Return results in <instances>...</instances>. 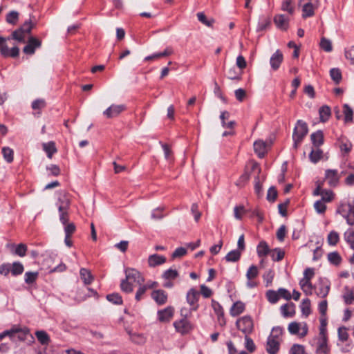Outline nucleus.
Instances as JSON below:
<instances>
[{"label": "nucleus", "mask_w": 354, "mask_h": 354, "mask_svg": "<svg viewBox=\"0 0 354 354\" xmlns=\"http://www.w3.org/2000/svg\"><path fill=\"white\" fill-rule=\"evenodd\" d=\"M59 213V220L64 227L66 235L71 236L75 230L74 223H67L68 220V210L71 205V200L66 192L60 193L56 203Z\"/></svg>", "instance_id": "1"}, {"label": "nucleus", "mask_w": 354, "mask_h": 354, "mask_svg": "<svg viewBox=\"0 0 354 354\" xmlns=\"http://www.w3.org/2000/svg\"><path fill=\"white\" fill-rule=\"evenodd\" d=\"M125 279L120 283L121 290L126 293H131L133 290V283L141 285L145 282V278L141 273L134 268L125 269Z\"/></svg>", "instance_id": "2"}, {"label": "nucleus", "mask_w": 354, "mask_h": 354, "mask_svg": "<svg viewBox=\"0 0 354 354\" xmlns=\"http://www.w3.org/2000/svg\"><path fill=\"white\" fill-rule=\"evenodd\" d=\"M28 334L29 330L28 328H22L17 326H14L10 329L6 330L0 333V341L5 337H8L12 341H15L16 339H18L20 341H24L26 339V336Z\"/></svg>", "instance_id": "3"}, {"label": "nucleus", "mask_w": 354, "mask_h": 354, "mask_svg": "<svg viewBox=\"0 0 354 354\" xmlns=\"http://www.w3.org/2000/svg\"><path fill=\"white\" fill-rule=\"evenodd\" d=\"M282 334V329L280 327L272 328L271 334L268 338L266 350L270 354H276L279 349V337Z\"/></svg>", "instance_id": "4"}, {"label": "nucleus", "mask_w": 354, "mask_h": 354, "mask_svg": "<svg viewBox=\"0 0 354 354\" xmlns=\"http://www.w3.org/2000/svg\"><path fill=\"white\" fill-rule=\"evenodd\" d=\"M308 131L307 124L299 120L294 129L292 139L294 140V147L297 148L298 145L301 142L303 138L307 135Z\"/></svg>", "instance_id": "5"}, {"label": "nucleus", "mask_w": 354, "mask_h": 354, "mask_svg": "<svg viewBox=\"0 0 354 354\" xmlns=\"http://www.w3.org/2000/svg\"><path fill=\"white\" fill-rule=\"evenodd\" d=\"M236 326L245 335H250L254 329L253 319L250 316H243L236 320Z\"/></svg>", "instance_id": "6"}, {"label": "nucleus", "mask_w": 354, "mask_h": 354, "mask_svg": "<svg viewBox=\"0 0 354 354\" xmlns=\"http://www.w3.org/2000/svg\"><path fill=\"white\" fill-rule=\"evenodd\" d=\"M337 212L346 219L348 225H354V205L351 203L342 204L337 208Z\"/></svg>", "instance_id": "7"}, {"label": "nucleus", "mask_w": 354, "mask_h": 354, "mask_svg": "<svg viewBox=\"0 0 354 354\" xmlns=\"http://www.w3.org/2000/svg\"><path fill=\"white\" fill-rule=\"evenodd\" d=\"M180 313L181 315L185 316V317L178 322H175L174 323V326L178 333L181 334H185L192 329V326L186 318L187 316V313H185V310L183 309H181Z\"/></svg>", "instance_id": "8"}, {"label": "nucleus", "mask_w": 354, "mask_h": 354, "mask_svg": "<svg viewBox=\"0 0 354 354\" xmlns=\"http://www.w3.org/2000/svg\"><path fill=\"white\" fill-rule=\"evenodd\" d=\"M126 109L124 104H111L104 112L103 115L106 118H113L118 116Z\"/></svg>", "instance_id": "9"}, {"label": "nucleus", "mask_w": 354, "mask_h": 354, "mask_svg": "<svg viewBox=\"0 0 354 354\" xmlns=\"http://www.w3.org/2000/svg\"><path fill=\"white\" fill-rule=\"evenodd\" d=\"M41 41L33 37L28 39V44L24 46L23 51L27 55H32L35 53V49L41 46Z\"/></svg>", "instance_id": "10"}, {"label": "nucleus", "mask_w": 354, "mask_h": 354, "mask_svg": "<svg viewBox=\"0 0 354 354\" xmlns=\"http://www.w3.org/2000/svg\"><path fill=\"white\" fill-rule=\"evenodd\" d=\"M199 297V292L194 289H190L187 293V301L191 306V310H196L198 305V299Z\"/></svg>", "instance_id": "11"}, {"label": "nucleus", "mask_w": 354, "mask_h": 354, "mask_svg": "<svg viewBox=\"0 0 354 354\" xmlns=\"http://www.w3.org/2000/svg\"><path fill=\"white\" fill-rule=\"evenodd\" d=\"M339 178L338 171L336 169H326L325 171V180L328 181V184L330 187L337 186Z\"/></svg>", "instance_id": "12"}, {"label": "nucleus", "mask_w": 354, "mask_h": 354, "mask_svg": "<svg viewBox=\"0 0 354 354\" xmlns=\"http://www.w3.org/2000/svg\"><path fill=\"white\" fill-rule=\"evenodd\" d=\"M274 23L276 26L281 30H286L288 28L289 18L284 15L279 14L274 17Z\"/></svg>", "instance_id": "13"}, {"label": "nucleus", "mask_w": 354, "mask_h": 354, "mask_svg": "<svg viewBox=\"0 0 354 354\" xmlns=\"http://www.w3.org/2000/svg\"><path fill=\"white\" fill-rule=\"evenodd\" d=\"M283 53L279 50H277L275 53L271 56L270 59V64L272 70H278L283 62Z\"/></svg>", "instance_id": "14"}, {"label": "nucleus", "mask_w": 354, "mask_h": 354, "mask_svg": "<svg viewBox=\"0 0 354 354\" xmlns=\"http://www.w3.org/2000/svg\"><path fill=\"white\" fill-rule=\"evenodd\" d=\"M174 308L169 306L158 312V319L162 322H168L174 315Z\"/></svg>", "instance_id": "15"}, {"label": "nucleus", "mask_w": 354, "mask_h": 354, "mask_svg": "<svg viewBox=\"0 0 354 354\" xmlns=\"http://www.w3.org/2000/svg\"><path fill=\"white\" fill-rule=\"evenodd\" d=\"M147 262L149 267L154 268L165 263L166 262V258L164 256L154 254L148 257Z\"/></svg>", "instance_id": "16"}, {"label": "nucleus", "mask_w": 354, "mask_h": 354, "mask_svg": "<svg viewBox=\"0 0 354 354\" xmlns=\"http://www.w3.org/2000/svg\"><path fill=\"white\" fill-rule=\"evenodd\" d=\"M254 149L257 156L261 158L267 153V144L263 140H257L254 143Z\"/></svg>", "instance_id": "17"}, {"label": "nucleus", "mask_w": 354, "mask_h": 354, "mask_svg": "<svg viewBox=\"0 0 354 354\" xmlns=\"http://www.w3.org/2000/svg\"><path fill=\"white\" fill-rule=\"evenodd\" d=\"M257 252L258 256L262 258L266 257L268 254L270 255L272 250L269 248V246L266 241H262L257 245Z\"/></svg>", "instance_id": "18"}, {"label": "nucleus", "mask_w": 354, "mask_h": 354, "mask_svg": "<svg viewBox=\"0 0 354 354\" xmlns=\"http://www.w3.org/2000/svg\"><path fill=\"white\" fill-rule=\"evenodd\" d=\"M330 290V285L327 283L321 281L315 290L316 295L322 298L326 297Z\"/></svg>", "instance_id": "19"}, {"label": "nucleus", "mask_w": 354, "mask_h": 354, "mask_svg": "<svg viewBox=\"0 0 354 354\" xmlns=\"http://www.w3.org/2000/svg\"><path fill=\"white\" fill-rule=\"evenodd\" d=\"M245 310V304L238 301L235 302L230 310V313L232 317H236L242 313Z\"/></svg>", "instance_id": "20"}, {"label": "nucleus", "mask_w": 354, "mask_h": 354, "mask_svg": "<svg viewBox=\"0 0 354 354\" xmlns=\"http://www.w3.org/2000/svg\"><path fill=\"white\" fill-rule=\"evenodd\" d=\"M151 297L158 304H164L167 299V294L162 290L153 291L151 294Z\"/></svg>", "instance_id": "21"}, {"label": "nucleus", "mask_w": 354, "mask_h": 354, "mask_svg": "<svg viewBox=\"0 0 354 354\" xmlns=\"http://www.w3.org/2000/svg\"><path fill=\"white\" fill-rule=\"evenodd\" d=\"M311 141L315 147H320L324 142V134L322 131H317L310 136Z\"/></svg>", "instance_id": "22"}, {"label": "nucleus", "mask_w": 354, "mask_h": 354, "mask_svg": "<svg viewBox=\"0 0 354 354\" xmlns=\"http://www.w3.org/2000/svg\"><path fill=\"white\" fill-rule=\"evenodd\" d=\"M80 278L85 285L91 284L93 280V277L89 270L81 268L80 271Z\"/></svg>", "instance_id": "23"}, {"label": "nucleus", "mask_w": 354, "mask_h": 354, "mask_svg": "<svg viewBox=\"0 0 354 354\" xmlns=\"http://www.w3.org/2000/svg\"><path fill=\"white\" fill-rule=\"evenodd\" d=\"M342 297L346 304L350 305L353 304L354 302V290L346 286Z\"/></svg>", "instance_id": "24"}, {"label": "nucleus", "mask_w": 354, "mask_h": 354, "mask_svg": "<svg viewBox=\"0 0 354 354\" xmlns=\"http://www.w3.org/2000/svg\"><path fill=\"white\" fill-rule=\"evenodd\" d=\"M320 121L322 122H326L331 114L330 109L328 106L324 105L320 107L319 110Z\"/></svg>", "instance_id": "25"}, {"label": "nucleus", "mask_w": 354, "mask_h": 354, "mask_svg": "<svg viewBox=\"0 0 354 354\" xmlns=\"http://www.w3.org/2000/svg\"><path fill=\"white\" fill-rule=\"evenodd\" d=\"M241 252L238 250H232L226 254L225 259L227 262H236L240 259Z\"/></svg>", "instance_id": "26"}, {"label": "nucleus", "mask_w": 354, "mask_h": 354, "mask_svg": "<svg viewBox=\"0 0 354 354\" xmlns=\"http://www.w3.org/2000/svg\"><path fill=\"white\" fill-rule=\"evenodd\" d=\"M301 288L306 295H311L313 286L310 281L308 279L303 278L299 282Z\"/></svg>", "instance_id": "27"}, {"label": "nucleus", "mask_w": 354, "mask_h": 354, "mask_svg": "<svg viewBox=\"0 0 354 354\" xmlns=\"http://www.w3.org/2000/svg\"><path fill=\"white\" fill-rule=\"evenodd\" d=\"M43 149L47 153L49 158H51L53 153L57 152V149L54 142H48L43 144Z\"/></svg>", "instance_id": "28"}, {"label": "nucleus", "mask_w": 354, "mask_h": 354, "mask_svg": "<svg viewBox=\"0 0 354 354\" xmlns=\"http://www.w3.org/2000/svg\"><path fill=\"white\" fill-rule=\"evenodd\" d=\"M315 7L311 3H307L302 7V17L307 18L314 15Z\"/></svg>", "instance_id": "29"}, {"label": "nucleus", "mask_w": 354, "mask_h": 354, "mask_svg": "<svg viewBox=\"0 0 354 354\" xmlns=\"http://www.w3.org/2000/svg\"><path fill=\"white\" fill-rule=\"evenodd\" d=\"M328 348L327 346V337H319L318 340V346L317 348V353H327Z\"/></svg>", "instance_id": "30"}, {"label": "nucleus", "mask_w": 354, "mask_h": 354, "mask_svg": "<svg viewBox=\"0 0 354 354\" xmlns=\"http://www.w3.org/2000/svg\"><path fill=\"white\" fill-rule=\"evenodd\" d=\"M281 310L284 317H292L295 313V305L287 304L281 307Z\"/></svg>", "instance_id": "31"}, {"label": "nucleus", "mask_w": 354, "mask_h": 354, "mask_svg": "<svg viewBox=\"0 0 354 354\" xmlns=\"http://www.w3.org/2000/svg\"><path fill=\"white\" fill-rule=\"evenodd\" d=\"M35 335L38 339V341L42 345H47L50 342V338L48 335L44 330H38L35 333Z\"/></svg>", "instance_id": "32"}, {"label": "nucleus", "mask_w": 354, "mask_h": 354, "mask_svg": "<svg viewBox=\"0 0 354 354\" xmlns=\"http://www.w3.org/2000/svg\"><path fill=\"white\" fill-rule=\"evenodd\" d=\"M2 154L5 159V160L10 163L13 161L14 158V152L12 149L8 147H4L2 148Z\"/></svg>", "instance_id": "33"}, {"label": "nucleus", "mask_w": 354, "mask_h": 354, "mask_svg": "<svg viewBox=\"0 0 354 354\" xmlns=\"http://www.w3.org/2000/svg\"><path fill=\"white\" fill-rule=\"evenodd\" d=\"M285 252L280 248H275L272 250L270 257L274 261H279L284 257Z\"/></svg>", "instance_id": "34"}, {"label": "nucleus", "mask_w": 354, "mask_h": 354, "mask_svg": "<svg viewBox=\"0 0 354 354\" xmlns=\"http://www.w3.org/2000/svg\"><path fill=\"white\" fill-rule=\"evenodd\" d=\"M339 240V234L335 231H331L327 236V242L330 245H335Z\"/></svg>", "instance_id": "35"}, {"label": "nucleus", "mask_w": 354, "mask_h": 354, "mask_svg": "<svg viewBox=\"0 0 354 354\" xmlns=\"http://www.w3.org/2000/svg\"><path fill=\"white\" fill-rule=\"evenodd\" d=\"M320 48L326 52H331L333 50L331 41L325 37H322L319 44Z\"/></svg>", "instance_id": "36"}, {"label": "nucleus", "mask_w": 354, "mask_h": 354, "mask_svg": "<svg viewBox=\"0 0 354 354\" xmlns=\"http://www.w3.org/2000/svg\"><path fill=\"white\" fill-rule=\"evenodd\" d=\"M270 24L271 21L269 17H262L259 22L257 30L258 32L263 31L268 28Z\"/></svg>", "instance_id": "37"}, {"label": "nucleus", "mask_w": 354, "mask_h": 354, "mask_svg": "<svg viewBox=\"0 0 354 354\" xmlns=\"http://www.w3.org/2000/svg\"><path fill=\"white\" fill-rule=\"evenodd\" d=\"M26 32H22L21 30H17L12 34V38L21 43L26 42Z\"/></svg>", "instance_id": "38"}, {"label": "nucleus", "mask_w": 354, "mask_h": 354, "mask_svg": "<svg viewBox=\"0 0 354 354\" xmlns=\"http://www.w3.org/2000/svg\"><path fill=\"white\" fill-rule=\"evenodd\" d=\"M197 17L198 21L208 27H212L214 23V20L213 19H207L203 12H198L197 14Z\"/></svg>", "instance_id": "39"}, {"label": "nucleus", "mask_w": 354, "mask_h": 354, "mask_svg": "<svg viewBox=\"0 0 354 354\" xmlns=\"http://www.w3.org/2000/svg\"><path fill=\"white\" fill-rule=\"evenodd\" d=\"M328 259L331 263L336 266L339 265L342 261L340 255L337 252L329 253L328 254Z\"/></svg>", "instance_id": "40"}, {"label": "nucleus", "mask_w": 354, "mask_h": 354, "mask_svg": "<svg viewBox=\"0 0 354 354\" xmlns=\"http://www.w3.org/2000/svg\"><path fill=\"white\" fill-rule=\"evenodd\" d=\"M344 239L354 249V231L351 229L348 230L344 233Z\"/></svg>", "instance_id": "41"}, {"label": "nucleus", "mask_w": 354, "mask_h": 354, "mask_svg": "<svg viewBox=\"0 0 354 354\" xmlns=\"http://www.w3.org/2000/svg\"><path fill=\"white\" fill-rule=\"evenodd\" d=\"M351 148H352V144L351 142H349L348 140H342L340 141L339 149H340L342 153L347 154L351 151Z\"/></svg>", "instance_id": "42"}, {"label": "nucleus", "mask_w": 354, "mask_h": 354, "mask_svg": "<svg viewBox=\"0 0 354 354\" xmlns=\"http://www.w3.org/2000/svg\"><path fill=\"white\" fill-rule=\"evenodd\" d=\"M19 19V12L17 11H11L6 16V21L10 24H16Z\"/></svg>", "instance_id": "43"}, {"label": "nucleus", "mask_w": 354, "mask_h": 354, "mask_svg": "<svg viewBox=\"0 0 354 354\" xmlns=\"http://www.w3.org/2000/svg\"><path fill=\"white\" fill-rule=\"evenodd\" d=\"M281 10L288 12L290 15H292L295 9L292 6V0H283L281 3Z\"/></svg>", "instance_id": "44"}, {"label": "nucleus", "mask_w": 354, "mask_h": 354, "mask_svg": "<svg viewBox=\"0 0 354 354\" xmlns=\"http://www.w3.org/2000/svg\"><path fill=\"white\" fill-rule=\"evenodd\" d=\"M266 297L271 304L277 303L279 299L278 291L277 292L272 290H270L266 292Z\"/></svg>", "instance_id": "45"}, {"label": "nucleus", "mask_w": 354, "mask_h": 354, "mask_svg": "<svg viewBox=\"0 0 354 354\" xmlns=\"http://www.w3.org/2000/svg\"><path fill=\"white\" fill-rule=\"evenodd\" d=\"M106 299L109 301H110L114 304H122V299L118 293H113V294L108 295L106 296Z\"/></svg>", "instance_id": "46"}, {"label": "nucleus", "mask_w": 354, "mask_h": 354, "mask_svg": "<svg viewBox=\"0 0 354 354\" xmlns=\"http://www.w3.org/2000/svg\"><path fill=\"white\" fill-rule=\"evenodd\" d=\"M322 156V151L319 149H316L312 150L309 155V158L310 160L313 162H317L318 160L321 159Z\"/></svg>", "instance_id": "47"}, {"label": "nucleus", "mask_w": 354, "mask_h": 354, "mask_svg": "<svg viewBox=\"0 0 354 354\" xmlns=\"http://www.w3.org/2000/svg\"><path fill=\"white\" fill-rule=\"evenodd\" d=\"M10 271L13 275H18L23 272L24 271V266L23 265L19 262H15L12 265Z\"/></svg>", "instance_id": "48"}, {"label": "nucleus", "mask_w": 354, "mask_h": 354, "mask_svg": "<svg viewBox=\"0 0 354 354\" xmlns=\"http://www.w3.org/2000/svg\"><path fill=\"white\" fill-rule=\"evenodd\" d=\"M259 274L258 268L256 266H251L246 273V277L248 281H250L257 277Z\"/></svg>", "instance_id": "49"}, {"label": "nucleus", "mask_w": 354, "mask_h": 354, "mask_svg": "<svg viewBox=\"0 0 354 354\" xmlns=\"http://www.w3.org/2000/svg\"><path fill=\"white\" fill-rule=\"evenodd\" d=\"M8 39H10V37H8V38L3 37V41L1 43V46H0V53L2 56H3L5 57H8L9 50H10L8 45L6 44V41Z\"/></svg>", "instance_id": "50"}, {"label": "nucleus", "mask_w": 354, "mask_h": 354, "mask_svg": "<svg viewBox=\"0 0 354 354\" xmlns=\"http://www.w3.org/2000/svg\"><path fill=\"white\" fill-rule=\"evenodd\" d=\"M344 113L346 122H351L353 120V111L348 104L344 105Z\"/></svg>", "instance_id": "51"}, {"label": "nucleus", "mask_w": 354, "mask_h": 354, "mask_svg": "<svg viewBox=\"0 0 354 354\" xmlns=\"http://www.w3.org/2000/svg\"><path fill=\"white\" fill-rule=\"evenodd\" d=\"M301 311L304 315L308 316L310 313V301L308 299H304L301 306Z\"/></svg>", "instance_id": "52"}, {"label": "nucleus", "mask_w": 354, "mask_h": 354, "mask_svg": "<svg viewBox=\"0 0 354 354\" xmlns=\"http://www.w3.org/2000/svg\"><path fill=\"white\" fill-rule=\"evenodd\" d=\"M178 275L177 270L173 269H168L164 272L162 277L165 279H174Z\"/></svg>", "instance_id": "53"}, {"label": "nucleus", "mask_w": 354, "mask_h": 354, "mask_svg": "<svg viewBox=\"0 0 354 354\" xmlns=\"http://www.w3.org/2000/svg\"><path fill=\"white\" fill-rule=\"evenodd\" d=\"M25 281L26 283H32L37 279L38 277L37 272H27L25 273Z\"/></svg>", "instance_id": "54"}, {"label": "nucleus", "mask_w": 354, "mask_h": 354, "mask_svg": "<svg viewBox=\"0 0 354 354\" xmlns=\"http://www.w3.org/2000/svg\"><path fill=\"white\" fill-rule=\"evenodd\" d=\"M245 346L247 348V350L249 351L250 352L254 351L256 346L254 345L253 340L250 337H249V335H245Z\"/></svg>", "instance_id": "55"}, {"label": "nucleus", "mask_w": 354, "mask_h": 354, "mask_svg": "<svg viewBox=\"0 0 354 354\" xmlns=\"http://www.w3.org/2000/svg\"><path fill=\"white\" fill-rule=\"evenodd\" d=\"M212 306L214 309V311L216 314L217 317L220 318L223 315V310L220 304L214 300L212 301Z\"/></svg>", "instance_id": "56"}, {"label": "nucleus", "mask_w": 354, "mask_h": 354, "mask_svg": "<svg viewBox=\"0 0 354 354\" xmlns=\"http://www.w3.org/2000/svg\"><path fill=\"white\" fill-rule=\"evenodd\" d=\"M165 210V207H159L153 209L151 213V218L154 220L162 219L164 215L161 214Z\"/></svg>", "instance_id": "57"}, {"label": "nucleus", "mask_w": 354, "mask_h": 354, "mask_svg": "<svg viewBox=\"0 0 354 354\" xmlns=\"http://www.w3.org/2000/svg\"><path fill=\"white\" fill-rule=\"evenodd\" d=\"M314 207L316 212L319 214H323L326 211V206L325 202L322 200L317 201L314 204Z\"/></svg>", "instance_id": "58"}, {"label": "nucleus", "mask_w": 354, "mask_h": 354, "mask_svg": "<svg viewBox=\"0 0 354 354\" xmlns=\"http://www.w3.org/2000/svg\"><path fill=\"white\" fill-rule=\"evenodd\" d=\"M322 201L324 202H330L333 198V193L330 190L324 189L322 191Z\"/></svg>", "instance_id": "59"}, {"label": "nucleus", "mask_w": 354, "mask_h": 354, "mask_svg": "<svg viewBox=\"0 0 354 354\" xmlns=\"http://www.w3.org/2000/svg\"><path fill=\"white\" fill-rule=\"evenodd\" d=\"M330 75L333 80L336 83H339L342 79V75L339 69L332 68L330 71Z\"/></svg>", "instance_id": "60"}, {"label": "nucleus", "mask_w": 354, "mask_h": 354, "mask_svg": "<svg viewBox=\"0 0 354 354\" xmlns=\"http://www.w3.org/2000/svg\"><path fill=\"white\" fill-rule=\"evenodd\" d=\"M338 337L342 342H345L348 339V334L346 327H339L338 328Z\"/></svg>", "instance_id": "61"}, {"label": "nucleus", "mask_w": 354, "mask_h": 354, "mask_svg": "<svg viewBox=\"0 0 354 354\" xmlns=\"http://www.w3.org/2000/svg\"><path fill=\"white\" fill-rule=\"evenodd\" d=\"M345 57L349 60L351 64H354V46L345 50Z\"/></svg>", "instance_id": "62"}, {"label": "nucleus", "mask_w": 354, "mask_h": 354, "mask_svg": "<svg viewBox=\"0 0 354 354\" xmlns=\"http://www.w3.org/2000/svg\"><path fill=\"white\" fill-rule=\"evenodd\" d=\"M277 197V191L274 187H270L268 191L267 199L269 201H274Z\"/></svg>", "instance_id": "63"}, {"label": "nucleus", "mask_w": 354, "mask_h": 354, "mask_svg": "<svg viewBox=\"0 0 354 354\" xmlns=\"http://www.w3.org/2000/svg\"><path fill=\"white\" fill-rule=\"evenodd\" d=\"M291 354H304V347L299 344H294L290 349Z\"/></svg>", "instance_id": "64"}]
</instances>
